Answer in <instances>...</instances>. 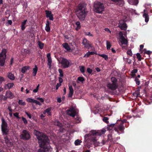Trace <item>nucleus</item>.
<instances>
[{
    "mask_svg": "<svg viewBox=\"0 0 152 152\" xmlns=\"http://www.w3.org/2000/svg\"><path fill=\"white\" fill-rule=\"evenodd\" d=\"M34 134L38 140L39 146L37 152H49L52 150L50 146V140L48 136L35 129L34 130Z\"/></svg>",
    "mask_w": 152,
    "mask_h": 152,
    "instance_id": "1",
    "label": "nucleus"
},
{
    "mask_svg": "<svg viewBox=\"0 0 152 152\" xmlns=\"http://www.w3.org/2000/svg\"><path fill=\"white\" fill-rule=\"evenodd\" d=\"M117 79L115 77H112L111 78V82L107 83V87L109 90L112 91L116 90L118 87Z\"/></svg>",
    "mask_w": 152,
    "mask_h": 152,
    "instance_id": "2",
    "label": "nucleus"
},
{
    "mask_svg": "<svg viewBox=\"0 0 152 152\" xmlns=\"http://www.w3.org/2000/svg\"><path fill=\"white\" fill-rule=\"evenodd\" d=\"M102 133V132L101 133L98 131L96 132L95 130H92L88 134H86L85 137L88 139L92 138L91 140L93 142H95L96 141V138L94 136L96 135H101Z\"/></svg>",
    "mask_w": 152,
    "mask_h": 152,
    "instance_id": "3",
    "label": "nucleus"
},
{
    "mask_svg": "<svg viewBox=\"0 0 152 152\" xmlns=\"http://www.w3.org/2000/svg\"><path fill=\"white\" fill-rule=\"evenodd\" d=\"M1 129L3 135L8 134L9 132V128L8 126L7 123L3 118H2Z\"/></svg>",
    "mask_w": 152,
    "mask_h": 152,
    "instance_id": "4",
    "label": "nucleus"
},
{
    "mask_svg": "<svg viewBox=\"0 0 152 152\" xmlns=\"http://www.w3.org/2000/svg\"><path fill=\"white\" fill-rule=\"evenodd\" d=\"M20 137L21 139L25 141L28 140L31 138L29 132L26 130H23L21 132Z\"/></svg>",
    "mask_w": 152,
    "mask_h": 152,
    "instance_id": "5",
    "label": "nucleus"
},
{
    "mask_svg": "<svg viewBox=\"0 0 152 152\" xmlns=\"http://www.w3.org/2000/svg\"><path fill=\"white\" fill-rule=\"evenodd\" d=\"M118 121V123H119V124L117 125V127L114 128V130L115 131L117 132L118 134H119L124 133L125 127L123 125V122L121 121Z\"/></svg>",
    "mask_w": 152,
    "mask_h": 152,
    "instance_id": "6",
    "label": "nucleus"
},
{
    "mask_svg": "<svg viewBox=\"0 0 152 152\" xmlns=\"http://www.w3.org/2000/svg\"><path fill=\"white\" fill-rule=\"evenodd\" d=\"M85 10H76L77 15L81 20H83L86 16L87 12Z\"/></svg>",
    "mask_w": 152,
    "mask_h": 152,
    "instance_id": "7",
    "label": "nucleus"
},
{
    "mask_svg": "<svg viewBox=\"0 0 152 152\" xmlns=\"http://www.w3.org/2000/svg\"><path fill=\"white\" fill-rule=\"evenodd\" d=\"M7 50L6 49H2L1 53V66L4 65L5 60L6 58Z\"/></svg>",
    "mask_w": 152,
    "mask_h": 152,
    "instance_id": "8",
    "label": "nucleus"
},
{
    "mask_svg": "<svg viewBox=\"0 0 152 152\" xmlns=\"http://www.w3.org/2000/svg\"><path fill=\"white\" fill-rule=\"evenodd\" d=\"M6 96L5 97L1 95V100L3 99L4 101H5L7 98L12 99L14 97L13 93L9 91L6 92Z\"/></svg>",
    "mask_w": 152,
    "mask_h": 152,
    "instance_id": "9",
    "label": "nucleus"
},
{
    "mask_svg": "<svg viewBox=\"0 0 152 152\" xmlns=\"http://www.w3.org/2000/svg\"><path fill=\"white\" fill-rule=\"evenodd\" d=\"M61 64L64 68H67L70 66L69 61L64 58H62Z\"/></svg>",
    "mask_w": 152,
    "mask_h": 152,
    "instance_id": "10",
    "label": "nucleus"
},
{
    "mask_svg": "<svg viewBox=\"0 0 152 152\" xmlns=\"http://www.w3.org/2000/svg\"><path fill=\"white\" fill-rule=\"evenodd\" d=\"M95 10H104V6L103 4L99 1H97L95 3L94 5Z\"/></svg>",
    "mask_w": 152,
    "mask_h": 152,
    "instance_id": "11",
    "label": "nucleus"
},
{
    "mask_svg": "<svg viewBox=\"0 0 152 152\" xmlns=\"http://www.w3.org/2000/svg\"><path fill=\"white\" fill-rule=\"evenodd\" d=\"M118 27L122 30H126L127 26L126 23L123 20H120L118 23Z\"/></svg>",
    "mask_w": 152,
    "mask_h": 152,
    "instance_id": "12",
    "label": "nucleus"
},
{
    "mask_svg": "<svg viewBox=\"0 0 152 152\" xmlns=\"http://www.w3.org/2000/svg\"><path fill=\"white\" fill-rule=\"evenodd\" d=\"M66 111L68 115L72 116L73 117H74L77 113L76 111L73 107L70 108Z\"/></svg>",
    "mask_w": 152,
    "mask_h": 152,
    "instance_id": "13",
    "label": "nucleus"
},
{
    "mask_svg": "<svg viewBox=\"0 0 152 152\" xmlns=\"http://www.w3.org/2000/svg\"><path fill=\"white\" fill-rule=\"evenodd\" d=\"M82 44L84 45V47L87 49H89L90 47H92V45L90 43V42L85 38L83 39Z\"/></svg>",
    "mask_w": 152,
    "mask_h": 152,
    "instance_id": "14",
    "label": "nucleus"
},
{
    "mask_svg": "<svg viewBox=\"0 0 152 152\" xmlns=\"http://www.w3.org/2000/svg\"><path fill=\"white\" fill-rule=\"evenodd\" d=\"M45 12L46 16L47 18H48L50 20L53 21V15L51 11L48 10H45Z\"/></svg>",
    "mask_w": 152,
    "mask_h": 152,
    "instance_id": "15",
    "label": "nucleus"
},
{
    "mask_svg": "<svg viewBox=\"0 0 152 152\" xmlns=\"http://www.w3.org/2000/svg\"><path fill=\"white\" fill-rule=\"evenodd\" d=\"M142 16L145 18V22L146 23H147L149 20V15H148V13L147 11V10H144Z\"/></svg>",
    "mask_w": 152,
    "mask_h": 152,
    "instance_id": "16",
    "label": "nucleus"
},
{
    "mask_svg": "<svg viewBox=\"0 0 152 152\" xmlns=\"http://www.w3.org/2000/svg\"><path fill=\"white\" fill-rule=\"evenodd\" d=\"M26 100L27 102H30V103H36V104L40 106L42 105L41 103H40L39 101L37 100L33 99L31 98H28L26 99Z\"/></svg>",
    "mask_w": 152,
    "mask_h": 152,
    "instance_id": "17",
    "label": "nucleus"
},
{
    "mask_svg": "<svg viewBox=\"0 0 152 152\" xmlns=\"http://www.w3.org/2000/svg\"><path fill=\"white\" fill-rule=\"evenodd\" d=\"M47 57L48 58L47 64L49 66V68H50L52 63V60L50 56V53H48L47 54Z\"/></svg>",
    "mask_w": 152,
    "mask_h": 152,
    "instance_id": "18",
    "label": "nucleus"
},
{
    "mask_svg": "<svg viewBox=\"0 0 152 152\" xmlns=\"http://www.w3.org/2000/svg\"><path fill=\"white\" fill-rule=\"evenodd\" d=\"M87 4L84 2L80 3L78 5V10H86Z\"/></svg>",
    "mask_w": 152,
    "mask_h": 152,
    "instance_id": "19",
    "label": "nucleus"
},
{
    "mask_svg": "<svg viewBox=\"0 0 152 152\" xmlns=\"http://www.w3.org/2000/svg\"><path fill=\"white\" fill-rule=\"evenodd\" d=\"M120 39L121 40V43L122 45H126L128 43L127 40L123 36L122 33V35H121Z\"/></svg>",
    "mask_w": 152,
    "mask_h": 152,
    "instance_id": "20",
    "label": "nucleus"
},
{
    "mask_svg": "<svg viewBox=\"0 0 152 152\" xmlns=\"http://www.w3.org/2000/svg\"><path fill=\"white\" fill-rule=\"evenodd\" d=\"M111 1L119 5L120 6H122L124 4V2L123 0H111Z\"/></svg>",
    "mask_w": 152,
    "mask_h": 152,
    "instance_id": "21",
    "label": "nucleus"
},
{
    "mask_svg": "<svg viewBox=\"0 0 152 152\" xmlns=\"http://www.w3.org/2000/svg\"><path fill=\"white\" fill-rule=\"evenodd\" d=\"M69 86V97H72L73 94L74 90L72 86Z\"/></svg>",
    "mask_w": 152,
    "mask_h": 152,
    "instance_id": "22",
    "label": "nucleus"
},
{
    "mask_svg": "<svg viewBox=\"0 0 152 152\" xmlns=\"http://www.w3.org/2000/svg\"><path fill=\"white\" fill-rule=\"evenodd\" d=\"M62 45L63 47L67 51H69L71 50L70 47L67 43L65 42L63 43Z\"/></svg>",
    "mask_w": 152,
    "mask_h": 152,
    "instance_id": "23",
    "label": "nucleus"
},
{
    "mask_svg": "<svg viewBox=\"0 0 152 152\" xmlns=\"http://www.w3.org/2000/svg\"><path fill=\"white\" fill-rule=\"evenodd\" d=\"M27 21V20H24L21 23V29L23 31L26 28V26L25 25H26V23Z\"/></svg>",
    "mask_w": 152,
    "mask_h": 152,
    "instance_id": "24",
    "label": "nucleus"
},
{
    "mask_svg": "<svg viewBox=\"0 0 152 152\" xmlns=\"http://www.w3.org/2000/svg\"><path fill=\"white\" fill-rule=\"evenodd\" d=\"M95 54H96V53H95L94 52H88L84 55V57L88 58L91 55H93Z\"/></svg>",
    "mask_w": 152,
    "mask_h": 152,
    "instance_id": "25",
    "label": "nucleus"
},
{
    "mask_svg": "<svg viewBox=\"0 0 152 152\" xmlns=\"http://www.w3.org/2000/svg\"><path fill=\"white\" fill-rule=\"evenodd\" d=\"M129 4L132 5H136L138 3V0H128Z\"/></svg>",
    "mask_w": 152,
    "mask_h": 152,
    "instance_id": "26",
    "label": "nucleus"
},
{
    "mask_svg": "<svg viewBox=\"0 0 152 152\" xmlns=\"http://www.w3.org/2000/svg\"><path fill=\"white\" fill-rule=\"evenodd\" d=\"M7 76L11 80H13L15 79L14 75L11 72H9L7 74Z\"/></svg>",
    "mask_w": 152,
    "mask_h": 152,
    "instance_id": "27",
    "label": "nucleus"
},
{
    "mask_svg": "<svg viewBox=\"0 0 152 152\" xmlns=\"http://www.w3.org/2000/svg\"><path fill=\"white\" fill-rule=\"evenodd\" d=\"M29 69V67L25 66L24 67H23L21 69V72L23 73H24L26 72V71L28 69Z\"/></svg>",
    "mask_w": 152,
    "mask_h": 152,
    "instance_id": "28",
    "label": "nucleus"
},
{
    "mask_svg": "<svg viewBox=\"0 0 152 152\" xmlns=\"http://www.w3.org/2000/svg\"><path fill=\"white\" fill-rule=\"evenodd\" d=\"M75 24L77 26V27L75 28V30L77 31L81 28L80 23L79 21H77L75 23Z\"/></svg>",
    "mask_w": 152,
    "mask_h": 152,
    "instance_id": "29",
    "label": "nucleus"
},
{
    "mask_svg": "<svg viewBox=\"0 0 152 152\" xmlns=\"http://www.w3.org/2000/svg\"><path fill=\"white\" fill-rule=\"evenodd\" d=\"M37 70L38 68L36 66H35L34 68L33 69V71L32 72L33 76H36Z\"/></svg>",
    "mask_w": 152,
    "mask_h": 152,
    "instance_id": "30",
    "label": "nucleus"
},
{
    "mask_svg": "<svg viewBox=\"0 0 152 152\" xmlns=\"http://www.w3.org/2000/svg\"><path fill=\"white\" fill-rule=\"evenodd\" d=\"M115 124H111L110 125H108L107 127L108 130H110L113 128L114 126L115 125Z\"/></svg>",
    "mask_w": 152,
    "mask_h": 152,
    "instance_id": "31",
    "label": "nucleus"
},
{
    "mask_svg": "<svg viewBox=\"0 0 152 152\" xmlns=\"http://www.w3.org/2000/svg\"><path fill=\"white\" fill-rule=\"evenodd\" d=\"M38 44L39 48L41 49H42L44 47V44L40 41H38Z\"/></svg>",
    "mask_w": 152,
    "mask_h": 152,
    "instance_id": "32",
    "label": "nucleus"
},
{
    "mask_svg": "<svg viewBox=\"0 0 152 152\" xmlns=\"http://www.w3.org/2000/svg\"><path fill=\"white\" fill-rule=\"evenodd\" d=\"M112 46L111 44L108 41H106V47L107 48V50H110V48Z\"/></svg>",
    "mask_w": 152,
    "mask_h": 152,
    "instance_id": "33",
    "label": "nucleus"
},
{
    "mask_svg": "<svg viewBox=\"0 0 152 152\" xmlns=\"http://www.w3.org/2000/svg\"><path fill=\"white\" fill-rule=\"evenodd\" d=\"M51 110V108H48L45 110V112H46L48 115L50 116L51 115V112H50Z\"/></svg>",
    "mask_w": 152,
    "mask_h": 152,
    "instance_id": "34",
    "label": "nucleus"
},
{
    "mask_svg": "<svg viewBox=\"0 0 152 152\" xmlns=\"http://www.w3.org/2000/svg\"><path fill=\"white\" fill-rule=\"evenodd\" d=\"M99 56L102 57V58H104L105 60H107L108 59V57L107 55H105L104 54H99L98 55Z\"/></svg>",
    "mask_w": 152,
    "mask_h": 152,
    "instance_id": "35",
    "label": "nucleus"
},
{
    "mask_svg": "<svg viewBox=\"0 0 152 152\" xmlns=\"http://www.w3.org/2000/svg\"><path fill=\"white\" fill-rule=\"evenodd\" d=\"M6 143L8 147H10L12 145V143L10 142V139L7 140H5Z\"/></svg>",
    "mask_w": 152,
    "mask_h": 152,
    "instance_id": "36",
    "label": "nucleus"
},
{
    "mask_svg": "<svg viewBox=\"0 0 152 152\" xmlns=\"http://www.w3.org/2000/svg\"><path fill=\"white\" fill-rule=\"evenodd\" d=\"M54 124L60 127H61L62 126L61 124L60 123L59 121H56L55 122Z\"/></svg>",
    "mask_w": 152,
    "mask_h": 152,
    "instance_id": "37",
    "label": "nucleus"
},
{
    "mask_svg": "<svg viewBox=\"0 0 152 152\" xmlns=\"http://www.w3.org/2000/svg\"><path fill=\"white\" fill-rule=\"evenodd\" d=\"M82 141L79 140H77L75 141V144L76 145H78L80 144Z\"/></svg>",
    "mask_w": 152,
    "mask_h": 152,
    "instance_id": "38",
    "label": "nucleus"
},
{
    "mask_svg": "<svg viewBox=\"0 0 152 152\" xmlns=\"http://www.w3.org/2000/svg\"><path fill=\"white\" fill-rule=\"evenodd\" d=\"M18 103L20 105H25L26 104L25 102L23 101L22 100H19Z\"/></svg>",
    "mask_w": 152,
    "mask_h": 152,
    "instance_id": "39",
    "label": "nucleus"
},
{
    "mask_svg": "<svg viewBox=\"0 0 152 152\" xmlns=\"http://www.w3.org/2000/svg\"><path fill=\"white\" fill-rule=\"evenodd\" d=\"M58 71L59 73V76L60 77H63V71L62 69H59Z\"/></svg>",
    "mask_w": 152,
    "mask_h": 152,
    "instance_id": "40",
    "label": "nucleus"
},
{
    "mask_svg": "<svg viewBox=\"0 0 152 152\" xmlns=\"http://www.w3.org/2000/svg\"><path fill=\"white\" fill-rule=\"evenodd\" d=\"M45 30L47 32H49L50 30V26L46 25Z\"/></svg>",
    "mask_w": 152,
    "mask_h": 152,
    "instance_id": "41",
    "label": "nucleus"
},
{
    "mask_svg": "<svg viewBox=\"0 0 152 152\" xmlns=\"http://www.w3.org/2000/svg\"><path fill=\"white\" fill-rule=\"evenodd\" d=\"M77 80H78L83 83L85 80V79L83 77H79L77 78Z\"/></svg>",
    "mask_w": 152,
    "mask_h": 152,
    "instance_id": "42",
    "label": "nucleus"
},
{
    "mask_svg": "<svg viewBox=\"0 0 152 152\" xmlns=\"http://www.w3.org/2000/svg\"><path fill=\"white\" fill-rule=\"evenodd\" d=\"M6 86H7L8 88L10 89L13 86L14 83H9Z\"/></svg>",
    "mask_w": 152,
    "mask_h": 152,
    "instance_id": "43",
    "label": "nucleus"
},
{
    "mask_svg": "<svg viewBox=\"0 0 152 152\" xmlns=\"http://www.w3.org/2000/svg\"><path fill=\"white\" fill-rule=\"evenodd\" d=\"M80 70L81 72L82 73H84L85 72V68L83 66H80Z\"/></svg>",
    "mask_w": 152,
    "mask_h": 152,
    "instance_id": "44",
    "label": "nucleus"
},
{
    "mask_svg": "<svg viewBox=\"0 0 152 152\" xmlns=\"http://www.w3.org/2000/svg\"><path fill=\"white\" fill-rule=\"evenodd\" d=\"M137 58L138 59V61H141L142 59L141 55L139 53H137L136 54Z\"/></svg>",
    "mask_w": 152,
    "mask_h": 152,
    "instance_id": "45",
    "label": "nucleus"
},
{
    "mask_svg": "<svg viewBox=\"0 0 152 152\" xmlns=\"http://www.w3.org/2000/svg\"><path fill=\"white\" fill-rule=\"evenodd\" d=\"M108 119L109 118L108 117H104L103 118L102 120L104 122L106 123L107 124H108L109 123V121H108Z\"/></svg>",
    "mask_w": 152,
    "mask_h": 152,
    "instance_id": "46",
    "label": "nucleus"
},
{
    "mask_svg": "<svg viewBox=\"0 0 152 152\" xmlns=\"http://www.w3.org/2000/svg\"><path fill=\"white\" fill-rule=\"evenodd\" d=\"M108 138L107 140L110 141V142L113 141V139L112 138V136L111 134H109L108 136Z\"/></svg>",
    "mask_w": 152,
    "mask_h": 152,
    "instance_id": "47",
    "label": "nucleus"
},
{
    "mask_svg": "<svg viewBox=\"0 0 152 152\" xmlns=\"http://www.w3.org/2000/svg\"><path fill=\"white\" fill-rule=\"evenodd\" d=\"M135 81L136 84L137 85H139L140 84V81L139 79L137 78V77H135Z\"/></svg>",
    "mask_w": 152,
    "mask_h": 152,
    "instance_id": "48",
    "label": "nucleus"
},
{
    "mask_svg": "<svg viewBox=\"0 0 152 152\" xmlns=\"http://www.w3.org/2000/svg\"><path fill=\"white\" fill-rule=\"evenodd\" d=\"M127 55H129L131 56H132V53L131 50H129L127 51Z\"/></svg>",
    "mask_w": 152,
    "mask_h": 152,
    "instance_id": "49",
    "label": "nucleus"
},
{
    "mask_svg": "<svg viewBox=\"0 0 152 152\" xmlns=\"http://www.w3.org/2000/svg\"><path fill=\"white\" fill-rule=\"evenodd\" d=\"M39 86H40V85L39 84H38V85L37 86L36 88L33 90V91L34 93H36V92H37L38 90Z\"/></svg>",
    "mask_w": 152,
    "mask_h": 152,
    "instance_id": "50",
    "label": "nucleus"
},
{
    "mask_svg": "<svg viewBox=\"0 0 152 152\" xmlns=\"http://www.w3.org/2000/svg\"><path fill=\"white\" fill-rule=\"evenodd\" d=\"M75 120L77 123H79L80 122L81 118L80 117L77 116L75 118Z\"/></svg>",
    "mask_w": 152,
    "mask_h": 152,
    "instance_id": "51",
    "label": "nucleus"
},
{
    "mask_svg": "<svg viewBox=\"0 0 152 152\" xmlns=\"http://www.w3.org/2000/svg\"><path fill=\"white\" fill-rule=\"evenodd\" d=\"M85 35H86L88 36L89 37H93V35L92 34H91L89 32H85Z\"/></svg>",
    "mask_w": 152,
    "mask_h": 152,
    "instance_id": "52",
    "label": "nucleus"
},
{
    "mask_svg": "<svg viewBox=\"0 0 152 152\" xmlns=\"http://www.w3.org/2000/svg\"><path fill=\"white\" fill-rule=\"evenodd\" d=\"M22 121H23L24 123L25 124H27L28 122H27V121L26 118H25L24 117H22Z\"/></svg>",
    "mask_w": 152,
    "mask_h": 152,
    "instance_id": "53",
    "label": "nucleus"
},
{
    "mask_svg": "<svg viewBox=\"0 0 152 152\" xmlns=\"http://www.w3.org/2000/svg\"><path fill=\"white\" fill-rule=\"evenodd\" d=\"M25 113L27 115L29 118L31 119L32 118V115L31 114L26 111L25 112Z\"/></svg>",
    "mask_w": 152,
    "mask_h": 152,
    "instance_id": "54",
    "label": "nucleus"
},
{
    "mask_svg": "<svg viewBox=\"0 0 152 152\" xmlns=\"http://www.w3.org/2000/svg\"><path fill=\"white\" fill-rule=\"evenodd\" d=\"M96 13H97L102 14L104 10H94Z\"/></svg>",
    "mask_w": 152,
    "mask_h": 152,
    "instance_id": "55",
    "label": "nucleus"
},
{
    "mask_svg": "<svg viewBox=\"0 0 152 152\" xmlns=\"http://www.w3.org/2000/svg\"><path fill=\"white\" fill-rule=\"evenodd\" d=\"M87 72L90 74H91L92 71V69L90 68H88L87 69Z\"/></svg>",
    "mask_w": 152,
    "mask_h": 152,
    "instance_id": "56",
    "label": "nucleus"
},
{
    "mask_svg": "<svg viewBox=\"0 0 152 152\" xmlns=\"http://www.w3.org/2000/svg\"><path fill=\"white\" fill-rule=\"evenodd\" d=\"M12 23V21L11 20H7V22L6 24L7 25H11Z\"/></svg>",
    "mask_w": 152,
    "mask_h": 152,
    "instance_id": "57",
    "label": "nucleus"
},
{
    "mask_svg": "<svg viewBox=\"0 0 152 152\" xmlns=\"http://www.w3.org/2000/svg\"><path fill=\"white\" fill-rule=\"evenodd\" d=\"M152 53V52L150 50H147L144 53L150 55Z\"/></svg>",
    "mask_w": 152,
    "mask_h": 152,
    "instance_id": "58",
    "label": "nucleus"
},
{
    "mask_svg": "<svg viewBox=\"0 0 152 152\" xmlns=\"http://www.w3.org/2000/svg\"><path fill=\"white\" fill-rule=\"evenodd\" d=\"M14 115L18 118H19V113H15L13 114Z\"/></svg>",
    "mask_w": 152,
    "mask_h": 152,
    "instance_id": "59",
    "label": "nucleus"
},
{
    "mask_svg": "<svg viewBox=\"0 0 152 152\" xmlns=\"http://www.w3.org/2000/svg\"><path fill=\"white\" fill-rule=\"evenodd\" d=\"M51 23L50 21H49L48 20H47L46 22V23H45V25L50 26V25L51 24Z\"/></svg>",
    "mask_w": 152,
    "mask_h": 152,
    "instance_id": "60",
    "label": "nucleus"
},
{
    "mask_svg": "<svg viewBox=\"0 0 152 152\" xmlns=\"http://www.w3.org/2000/svg\"><path fill=\"white\" fill-rule=\"evenodd\" d=\"M137 69H133L131 73H134V74H135L136 73H137Z\"/></svg>",
    "mask_w": 152,
    "mask_h": 152,
    "instance_id": "61",
    "label": "nucleus"
},
{
    "mask_svg": "<svg viewBox=\"0 0 152 152\" xmlns=\"http://www.w3.org/2000/svg\"><path fill=\"white\" fill-rule=\"evenodd\" d=\"M59 81V84H61V83L63 82V79L61 77H58Z\"/></svg>",
    "mask_w": 152,
    "mask_h": 152,
    "instance_id": "62",
    "label": "nucleus"
},
{
    "mask_svg": "<svg viewBox=\"0 0 152 152\" xmlns=\"http://www.w3.org/2000/svg\"><path fill=\"white\" fill-rule=\"evenodd\" d=\"M61 85V84L59 83H57L56 86V90H58L59 87Z\"/></svg>",
    "mask_w": 152,
    "mask_h": 152,
    "instance_id": "63",
    "label": "nucleus"
},
{
    "mask_svg": "<svg viewBox=\"0 0 152 152\" xmlns=\"http://www.w3.org/2000/svg\"><path fill=\"white\" fill-rule=\"evenodd\" d=\"M37 99L39 100L41 102H44V100L42 98L38 97L37 98Z\"/></svg>",
    "mask_w": 152,
    "mask_h": 152,
    "instance_id": "64",
    "label": "nucleus"
}]
</instances>
